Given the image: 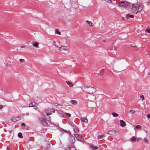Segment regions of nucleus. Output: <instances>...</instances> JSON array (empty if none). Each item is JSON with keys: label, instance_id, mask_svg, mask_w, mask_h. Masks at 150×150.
<instances>
[{"label": "nucleus", "instance_id": "obj_1", "mask_svg": "<svg viewBox=\"0 0 150 150\" xmlns=\"http://www.w3.org/2000/svg\"><path fill=\"white\" fill-rule=\"evenodd\" d=\"M81 90L83 92L89 94L95 93L96 90L95 88L91 86H86L83 85L81 87Z\"/></svg>", "mask_w": 150, "mask_h": 150}, {"label": "nucleus", "instance_id": "obj_2", "mask_svg": "<svg viewBox=\"0 0 150 150\" xmlns=\"http://www.w3.org/2000/svg\"><path fill=\"white\" fill-rule=\"evenodd\" d=\"M130 5V3L126 1H121L118 4L119 6L121 7L126 8Z\"/></svg>", "mask_w": 150, "mask_h": 150}, {"label": "nucleus", "instance_id": "obj_3", "mask_svg": "<svg viewBox=\"0 0 150 150\" xmlns=\"http://www.w3.org/2000/svg\"><path fill=\"white\" fill-rule=\"evenodd\" d=\"M138 5L137 4H132V11L133 13H135L136 14H137L138 13Z\"/></svg>", "mask_w": 150, "mask_h": 150}, {"label": "nucleus", "instance_id": "obj_4", "mask_svg": "<svg viewBox=\"0 0 150 150\" xmlns=\"http://www.w3.org/2000/svg\"><path fill=\"white\" fill-rule=\"evenodd\" d=\"M46 114L48 116L49 115H51L52 112H55V110L53 109H47L46 110Z\"/></svg>", "mask_w": 150, "mask_h": 150}, {"label": "nucleus", "instance_id": "obj_5", "mask_svg": "<svg viewBox=\"0 0 150 150\" xmlns=\"http://www.w3.org/2000/svg\"><path fill=\"white\" fill-rule=\"evenodd\" d=\"M74 135L78 140L83 143L84 142V139L81 136L79 135L78 134H74Z\"/></svg>", "mask_w": 150, "mask_h": 150}, {"label": "nucleus", "instance_id": "obj_6", "mask_svg": "<svg viewBox=\"0 0 150 150\" xmlns=\"http://www.w3.org/2000/svg\"><path fill=\"white\" fill-rule=\"evenodd\" d=\"M69 142L70 144H72L75 142V139L73 136L69 137L68 139Z\"/></svg>", "mask_w": 150, "mask_h": 150}, {"label": "nucleus", "instance_id": "obj_7", "mask_svg": "<svg viewBox=\"0 0 150 150\" xmlns=\"http://www.w3.org/2000/svg\"><path fill=\"white\" fill-rule=\"evenodd\" d=\"M137 4L138 5V11H141L144 7L143 5L141 3H139V4Z\"/></svg>", "mask_w": 150, "mask_h": 150}, {"label": "nucleus", "instance_id": "obj_8", "mask_svg": "<svg viewBox=\"0 0 150 150\" xmlns=\"http://www.w3.org/2000/svg\"><path fill=\"white\" fill-rule=\"evenodd\" d=\"M21 119V118L18 117H13L11 119V120L14 122H16L17 121L20 120Z\"/></svg>", "mask_w": 150, "mask_h": 150}, {"label": "nucleus", "instance_id": "obj_9", "mask_svg": "<svg viewBox=\"0 0 150 150\" xmlns=\"http://www.w3.org/2000/svg\"><path fill=\"white\" fill-rule=\"evenodd\" d=\"M116 132L115 130L112 129L109 131L108 132V134L114 135L116 134Z\"/></svg>", "mask_w": 150, "mask_h": 150}, {"label": "nucleus", "instance_id": "obj_10", "mask_svg": "<svg viewBox=\"0 0 150 150\" xmlns=\"http://www.w3.org/2000/svg\"><path fill=\"white\" fill-rule=\"evenodd\" d=\"M120 125L122 127L126 126V123L124 121L122 120H120Z\"/></svg>", "mask_w": 150, "mask_h": 150}, {"label": "nucleus", "instance_id": "obj_11", "mask_svg": "<svg viewBox=\"0 0 150 150\" xmlns=\"http://www.w3.org/2000/svg\"><path fill=\"white\" fill-rule=\"evenodd\" d=\"M62 51H66L68 50V46H64L61 47Z\"/></svg>", "mask_w": 150, "mask_h": 150}, {"label": "nucleus", "instance_id": "obj_12", "mask_svg": "<svg viewBox=\"0 0 150 150\" xmlns=\"http://www.w3.org/2000/svg\"><path fill=\"white\" fill-rule=\"evenodd\" d=\"M81 120L82 122H88V120L86 117H81Z\"/></svg>", "mask_w": 150, "mask_h": 150}, {"label": "nucleus", "instance_id": "obj_13", "mask_svg": "<svg viewBox=\"0 0 150 150\" xmlns=\"http://www.w3.org/2000/svg\"><path fill=\"white\" fill-rule=\"evenodd\" d=\"M134 17V16L133 15H130L129 14H127L126 16V18L127 19H129V18H133Z\"/></svg>", "mask_w": 150, "mask_h": 150}, {"label": "nucleus", "instance_id": "obj_14", "mask_svg": "<svg viewBox=\"0 0 150 150\" xmlns=\"http://www.w3.org/2000/svg\"><path fill=\"white\" fill-rule=\"evenodd\" d=\"M66 83H67V84L69 86V87H72L73 86V84L70 81H67Z\"/></svg>", "mask_w": 150, "mask_h": 150}, {"label": "nucleus", "instance_id": "obj_15", "mask_svg": "<svg viewBox=\"0 0 150 150\" xmlns=\"http://www.w3.org/2000/svg\"><path fill=\"white\" fill-rule=\"evenodd\" d=\"M39 43L37 42H35L33 44V46L35 47H38Z\"/></svg>", "mask_w": 150, "mask_h": 150}, {"label": "nucleus", "instance_id": "obj_16", "mask_svg": "<svg viewBox=\"0 0 150 150\" xmlns=\"http://www.w3.org/2000/svg\"><path fill=\"white\" fill-rule=\"evenodd\" d=\"M90 148L92 150L97 149L98 147L97 146H94L92 145H91L89 146Z\"/></svg>", "mask_w": 150, "mask_h": 150}, {"label": "nucleus", "instance_id": "obj_17", "mask_svg": "<svg viewBox=\"0 0 150 150\" xmlns=\"http://www.w3.org/2000/svg\"><path fill=\"white\" fill-rule=\"evenodd\" d=\"M70 102L71 103L72 105H75L77 103V102L76 100H72L70 101Z\"/></svg>", "mask_w": 150, "mask_h": 150}, {"label": "nucleus", "instance_id": "obj_18", "mask_svg": "<svg viewBox=\"0 0 150 150\" xmlns=\"http://www.w3.org/2000/svg\"><path fill=\"white\" fill-rule=\"evenodd\" d=\"M130 140L132 142H135L136 141V138L134 137H133L130 138Z\"/></svg>", "mask_w": 150, "mask_h": 150}, {"label": "nucleus", "instance_id": "obj_19", "mask_svg": "<svg viewBox=\"0 0 150 150\" xmlns=\"http://www.w3.org/2000/svg\"><path fill=\"white\" fill-rule=\"evenodd\" d=\"M86 22L91 27H92L93 26V25H92L93 23L91 22L87 21Z\"/></svg>", "mask_w": 150, "mask_h": 150}, {"label": "nucleus", "instance_id": "obj_20", "mask_svg": "<svg viewBox=\"0 0 150 150\" xmlns=\"http://www.w3.org/2000/svg\"><path fill=\"white\" fill-rule=\"evenodd\" d=\"M36 104V103H35V102H33V103L31 102L29 103V106L30 107L34 106H35V104Z\"/></svg>", "mask_w": 150, "mask_h": 150}, {"label": "nucleus", "instance_id": "obj_21", "mask_svg": "<svg viewBox=\"0 0 150 150\" xmlns=\"http://www.w3.org/2000/svg\"><path fill=\"white\" fill-rule=\"evenodd\" d=\"M105 137V136L103 134L102 135H100L98 136V139H103V138Z\"/></svg>", "mask_w": 150, "mask_h": 150}, {"label": "nucleus", "instance_id": "obj_22", "mask_svg": "<svg viewBox=\"0 0 150 150\" xmlns=\"http://www.w3.org/2000/svg\"><path fill=\"white\" fill-rule=\"evenodd\" d=\"M112 115L113 117H117L118 116V114L115 112H113L112 113Z\"/></svg>", "mask_w": 150, "mask_h": 150}, {"label": "nucleus", "instance_id": "obj_23", "mask_svg": "<svg viewBox=\"0 0 150 150\" xmlns=\"http://www.w3.org/2000/svg\"><path fill=\"white\" fill-rule=\"evenodd\" d=\"M145 31L147 33H150V28L149 27H147L145 30Z\"/></svg>", "mask_w": 150, "mask_h": 150}, {"label": "nucleus", "instance_id": "obj_24", "mask_svg": "<svg viewBox=\"0 0 150 150\" xmlns=\"http://www.w3.org/2000/svg\"><path fill=\"white\" fill-rule=\"evenodd\" d=\"M18 137L20 138H23V137L22 136V134L21 133L19 132L18 134Z\"/></svg>", "mask_w": 150, "mask_h": 150}, {"label": "nucleus", "instance_id": "obj_25", "mask_svg": "<svg viewBox=\"0 0 150 150\" xmlns=\"http://www.w3.org/2000/svg\"><path fill=\"white\" fill-rule=\"evenodd\" d=\"M73 130L75 133V134H77L76 133L78 132L79 131V129L77 128H74L73 129Z\"/></svg>", "mask_w": 150, "mask_h": 150}, {"label": "nucleus", "instance_id": "obj_26", "mask_svg": "<svg viewBox=\"0 0 150 150\" xmlns=\"http://www.w3.org/2000/svg\"><path fill=\"white\" fill-rule=\"evenodd\" d=\"M55 33H57L59 35H60L61 33L58 30V29H56L55 30Z\"/></svg>", "mask_w": 150, "mask_h": 150}, {"label": "nucleus", "instance_id": "obj_27", "mask_svg": "<svg viewBox=\"0 0 150 150\" xmlns=\"http://www.w3.org/2000/svg\"><path fill=\"white\" fill-rule=\"evenodd\" d=\"M129 112L131 114H132L134 113L135 112V111L134 110L131 109L130 110Z\"/></svg>", "mask_w": 150, "mask_h": 150}, {"label": "nucleus", "instance_id": "obj_28", "mask_svg": "<svg viewBox=\"0 0 150 150\" xmlns=\"http://www.w3.org/2000/svg\"><path fill=\"white\" fill-rule=\"evenodd\" d=\"M52 44L54 46H55L56 47H58V46H57L56 45V43L55 41H53L52 43Z\"/></svg>", "mask_w": 150, "mask_h": 150}, {"label": "nucleus", "instance_id": "obj_29", "mask_svg": "<svg viewBox=\"0 0 150 150\" xmlns=\"http://www.w3.org/2000/svg\"><path fill=\"white\" fill-rule=\"evenodd\" d=\"M65 114L66 115V116L68 117H71V115L69 113H65Z\"/></svg>", "mask_w": 150, "mask_h": 150}, {"label": "nucleus", "instance_id": "obj_30", "mask_svg": "<svg viewBox=\"0 0 150 150\" xmlns=\"http://www.w3.org/2000/svg\"><path fill=\"white\" fill-rule=\"evenodd\" d=\"M42 123L44 125H46L47 124V122H46L45 120Z\"/></svg>", "mask_w": 150, "mask_h": 150}, {"label": "nucleus", "instance_id": "obj_31", "mask_svg": "<svg viewBox=\"0 0 150 150\" xmlns=\"http://www.w3.org/2000/svg\"><path fill=\"white\" fill-rule=\"evenodd\" d=\"M39 120L40 122L42 123L43 122V121L45 120L42 118H39Z\"/></svg>", "mask_w": 150, "mask_h": 150}, {"label": "nucleus", "instance_id": "obj_32", "mask_svg": "<svg viewBox=\"0 0 150 150\" xmlns=\"http://www.w3.org/2000/svg\"><path fill=\"white\" fill-rule=\"evenodd\" d=\"M67 150H75V149L74 147H71L69 148Z\"/></svg>", "mask_w": 150, "mask_h": 150}, {"label": "nucleus", "instance_id": "obj_33", "mask_svg": "<svg viewBox=\"0 0 150 150\" xmlns=\"http://www.w3.org/2000/svg\"><path fill=\"white\" fill-rule=\"evenodd\" d=\"M136 128L137 129H141V127L140 125H137V126H136Z\"/></svg>", "mask_w": 150, "mask_h": 150}, {"label": "nucleus", "instance_id": "obj_34", "mask_svg": "<svg viewBox=\"0 0 150 150\" xmlns=\"http://www.w3.org/2000/svg\"><path fill=\"white\" fill-rule=\"evenodd\" d=\"M21 126L22 127L23 126V127H22V128H24L25 126H26V125H25V124L24 123H22L21 124Z\"/></svg>", "mask_w": 150, "mask_h": 150}, {"label": "nucleus", "instance_id": "obj_35", "mask_svg": "<svg viewBox=\"0 0 150 150\" xmlns=\"http://www.w3.org/2000/svg\"><path fill=\"white\" fill-rule=\"evenodd\" d=\"M24 59H19V61L21 62H24Z\"/></svg>", "mask_w": 150, "mask_h": 150}, {"label": "nucleus", "instance_id": "obj_36", "mask_svg": "<svg viewBox=\"0 0 150 150\" xmlns=\"http://www.w3.org/2000/svg\"><path fill=\"white\" fill-rule=\"evenodd\" d=\"M46 120L48 121H50V116H48L47 118H46Z\"/></svg>", "mask_w": 150, "mask_h": 150}, {"label": "nucleus", "instance_id": "obj_37", "mask_svg": "<svg viewBox=\"0 0 150 150\" xmlns=\"http://www.w3.org/2000/svg\"><path fill=\"white\" fill-rule=\"evenodd\" d=\"M144 139L145 142V143H148V140L147 139H146V138H145Z\"/></svg>", "mask_w": 150, "mask_h": 150}, {"label": "nucleus", "instance_id": "obj_38", "mask_svg": "<svg viewBox=\"0 0 150 150\" xmlns=\"http://www.w3.org/2000/svg\"><path fill=\"white\" fill-rule=\"evenodd\" d=\"M105 1L108 3L111 2V0H104Z\"/></svg>", "mask_w": 150, "mask_h": 150}, {"label": "nucleus", "instance_id": "obj_39", "mask_svg": "<svg viewBox=\"0 0 150 150\" xmlns=\"http://www.w3.org/2000/svg\"><path fill=\"white\" fill-rule=\"evenodd\" d=\"M140 98H142L143 100L144 99V96L143 95H141V96H140Z\"/></svg>", "mask_w": 150, "mask_h": 150}, {"label": "nucleus", "instance_id": "obj_40", "mask_svg": "<svg viewBox=\"0 0 150 150\" xmlns=\"http://www.w3.org/2000/svg\"><path fill=\"white\" fill-rule=\"evenodd\" d=\"M142 139V138L141 137H139L137 139V141L138 142L139 141H140Z\"/></svg>", "mask_w": 150, "mask_h": 150}, {"label": "nucleus", "instance_id": "obj_41", "mask_svg": "<svg viewBox=\"0 0 150 150\" xmlns=\"http://www.w3.org/2000/svg\"><path fill=\"white\" fill-rule=\"evenodd\" d=\"M58 47L59 48L58 50L60 52V51H62V49H61V47Z\"/></svg>", "mask_w": 150, "mask_h": 150}, {"label": "nucleus", "instance_id": "obj_42", "mask_svg": "<svg viewBox=\"0 0 150 150\" xmlns=\"http://www.w3.org/2000/svg\"><path fill=\"white\" fill-rule=\"evenodd\" d=\"M53 104L55 105H56V106H57V105H58L59 104L57 103H53Z\"/></svg>", "mask_w": 150, "mask_h": 150}, {"label": "nucleus", "instance_id": "obj_43", "mask_svg": "<svg viewBox=\"0 0 150 150\" xmlns=\"http://www.w3.org/2000/svg\"><path fill=\"white\" fill-rule=\"evenodd\" d=\"M104 69H102L101 71H100V73L101 74V72H104Z\"/></svg>", "mask_w": 150, "mask_h": 150}, {"label": "nucleus", "instance_id": "obj_44", "mask_svg": "<svg viewBox=\"0 0 150 150\" xmlns=\"http://www.w3.org/2000/svg\"><path fill=\"white\" fill-rule=\"evenodd\" d=\"M62 130L63 131H64V132H68V131H67L66 130H65L64 129H62Z\"/></svg>", "mask_w": 150, "mask_h": 150}, {"label": "nucleus", "instance_id": "obj_45", "mask_svg": "<svg viewBox=\"0 0 150 150\" xmlns=\"http://www.w3.org/2000/svg\"><path fill=\"white\" fill-rule=\"evenodd\" d=\"M21 47L22 48H25V46L24 45H23L21 46Z\"/></svg>", "mask_w": 150, "mask_h": 150}, {"label": "nucleus", "instance_id": "obj_46", "mask_svg": "<svg viewBox=\"0 0 150 150\" xmlns=\"http://www.w3.org/2000/svg\"><path fill=\"white\" fill-rule=\"evenodd\" d=\"M147 116L149 118H150V114H148Z\"/></svg>", "mask_w": 150, "mask_h": 150}, {"label": "nucleus", "instance_id": "obj_47", "mask_svg": "<svg viewBox=\"0 0 150 150\" xmlns=\"http://www.w3.org/2000/svg\"><path fill=\"white\" fill-rule=\"evenodd\" d=\"M34 106H35V110H37V106H36L35 105Z\"/></svg>", "mask_w": 150, "mask_h": 150}, {"label": "nucleus", "instance_id": "obj_48", "mask_svg": "<svg viewBox=\"0 0 150 150\" xmlns=\"http://www.w3.org/2000/svg\"><path fill=\"white\" fill-rule=\"evenodd\" d=\"M3 108V106L1 105H0V108Z\"/></svg>", "mask_w": 150, "mask_h": 150}, {"label": "nucleus", "instance_id": "obj_49", "mask_svg": "<svg viewBox=\"0 0 150 150\" xmlns=\"http://www.w3.org/2000/svg\"><path fill=\"white\" fill-rule=\"evenodd\" d=\"M48 146H50V144H48Z\"/></svg>", "mask_w": 150, "mask_h": 150}, {"label": "nucleus", "instance_id": "obj_50", "mask_svg": "<svg viewBox=\"0 0 150 150\" xmlns=\"http://www.w3.org/2000/svg\"><path fill=\"white\" fill-rule=\"evenodd\" d=\"M7 149H8V147H7Z\"/></svg>", "mask_w": 150, "mask_h": 150}, {"label": "nucleus", "instance_id": "obj_51", "mask_svg": "<svg viewBox=\"0 0 150 150\" xmlns=\"http://www.w3.org/2000/svg\"><path fill=\"white\" fill-rule=\"evenodd\" d=\"M6 150H9L6 149Z\"/></svg>", "mask_w": 150, "mask_h": 150}]
</instances>
